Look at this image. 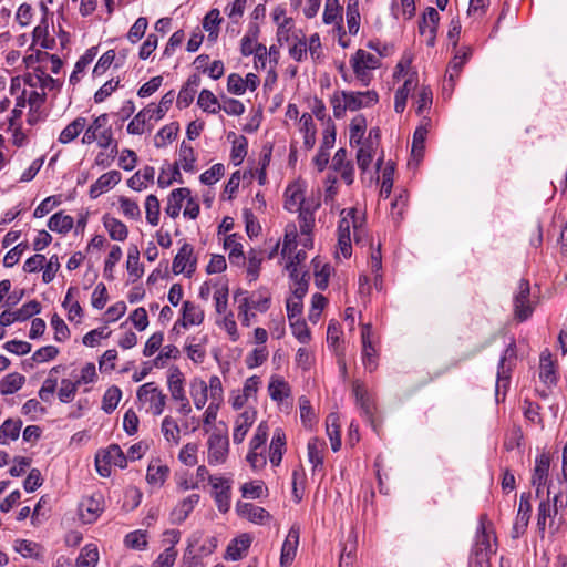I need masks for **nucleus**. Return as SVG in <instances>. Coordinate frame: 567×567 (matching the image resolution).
Segmentation results:
<instances>
[{
	"instance_id": "obj_1",
	"label": "nucleus",
	"mask_w": 567,
	"mask_h": 567,
	"mask_svg": "<svg viewBox=\"0 0 567 567\" xmlns=\"http://www.w3.org/2000/svg\"><path fill=\"white\" fill-rule=\"evenodd\" d=\"M378 101L379 95L373 90L365 92L340 91L334 92L330 97L336 118L343 117L347 111L354 112L362 107H370Z\"/></svg>"
},
{
	"instance_id": "obj_2",
	"label": "nucleus",
	"mask_w": 567,
	"mask_h": 567,
	"mask_svg": "<svg viewBox=\"0 0 567 567\" xmlns=\"http://www.w3.org/2000/svg\"><path fill=\"white\" fill-rule=\"evenodd\" d=\"M362 220L357 217V209L349 208L341 212V219L338 226V247L343 257L349 258L352 252L351 247V227L354 228V240L358 243L359 228L361 227Z\"/></svg>"
},
{
	"instance_id": "obj_3",
	"label": "nucleus",
	"mask_w": 567,
	"mask_h": 567,
	"mask_svg": "<svg viewBox=\"0 0 567 567\" xmlns=\"http://www.w3.org/2000/svg\"><path fill=\"white\" fill-rule=\"evenodd\" d=\"M114 136L112 126L109 123V115L106 113L95 117L92 123L85 128L82 136V144L89 145L96 142L99 147L109 148Z\"/></svg>"
},
{
	"instance_id": "obj_4",
	"label": "nucleus",
	"mask_w": 567,
	"mask_h": 567,
	"mask_svg": "<svg viewBox=\"0 0 567 567\" xmlns=\"http://www.w3.org/2000/svg\"><path fill=\"white\" fill-rule=\"evenodd\" d=\"M350 64L358 81L363 86H368L372 80L371 71L379 68L380 60L377 55L359 49L351 56Z\"/></svg>"
},
{
	"instance_id": "obj_5",
	"label": "nucleus",
	"mask_w": 567,
	"mask_h": 567,
	"mask_svg": "<svg viewBox=\"0 0 567 567\" xmlns=\"http://www.w3.org/2000/svg\"><path fill=\"white\" fill-rule=\"evenodd\" d=\"M185 378L178 367H172L168 370L167 388L174 401L178 402L177 412L182 415H188L192 412L189 400L184 389Z\"/></svg>"
},
{
	"instance_id": "obj_6",
	"label": "nucleus",
	"mask_w": 567,
	"mask_h": 567,
	"mask_svg": "<svg viewBox=\"0 0 567 567\" xmlns=\"http://www.w3.org/2000/svg\"><path fill=\"white\" fill-rule=\"evenodd\" d=\"M136 395L138 401L148 403L150 411L154 415H161L163 413L167 396L154 382H147L141 385Z\"/></svg>"
},
{
	"instance_id": "obj_7",
	"label": "nucleus",
	"mask_w": 567,
	"mask_h": 567,
	"mask_svg": "<svg viewBox=\"0 0 567 567\" xmlns=\"http://www.w3.org/2000/svg\"><path fill=\"white\" fill-rule=\"evenodd\" d=\"M485 516L481 517V525L476 536V543L473 549V555L475 563L480 565V567H485L488 564L489 555L494 553L491 544L492 539V530H488L485 525Z\"/></svg>"
},
{
	"instance_id": "obj_8",
	"label": "nucleus",
	"mask_w": 567,
	"mask_h": 567,
	"mask_svg": "<svg viewBox=\"0 0 567 567\" xmlns=\"http://www.w3.org/2000/svg\"><path fill=\"white\" fill-rule=\"evenodd\" d=\"M529 296V281L526 279H520L517 287V292L514 296V317L519 322L527 320L534 312V307L530 303Z\"/></svg>"
},
{
	"instance_id": "obj_9",
	"label": "nucleus",
	"mask_w": 567,
	"mask_h": 567,
	"mask_svg": "<svg viewBox=\"0 0 567 567\" xmlns=\"http://www.w3.org/2000/svg\"><path fill=\"white\" fill-rule=\"evenodd\" d=\"M208 454L207 461L209 465L223 464L228 455L229 440L227 432H214L207 441Z\"/></svg>"
},
{
	"instance_id": "obj_10",
	"label": "nucleus",
	"mask_w": 567,
	"mask_h": 567,
	"mask_svg": "<svg viewBox=\"0 0 567 567\" xmlns=\"http://www.w3.org/2000/svg\"><path fill=\"white\" fill-rule=\"evenodd\" d=\"M197 258L194 256V247L184 243L176 254L172 270L175 275L185 274L186 277H192L196 270Z\"/></svg>"
},
{
	"instance_id": "obj_11",
	"label": "nucleus",
	"mask_w": 567,
	"mask_h": 567,
	"mask_svg": "<svg viewBox=\"0 0 567 567\" xmlns=\"http://www.w3.org/2000/svg\"><path fill=\"white\" fill-rule=\"evenodd\" d=\"M104 511V498L101 493L83 497L79 505V514L83 523H94Z\"/></svg>"
},
{
	"instance_id": "obj_12",
	"label": "nucleus",
	"mask_w": 567,
	"mask_h": 567,
	"mask_svg": "<svg viewBox=\"0 0 567 567\" xmlns=\"http://www.w3.org/2000/svg\"><path fill=\"white\" fill-rule=\"evenodd\" d=\"M352 392L355 398V404L360 408L361 414L371 423V425L375 429L374 425V410L375 405L368 392L367 386L359 380L353 381L352 383Z\"/></svg>"
},
{
	"instance_id": "obj_13",
	"label": "nucleus",
	"mask_w": 567,
	"mask_h": 567,
	"mask_svg": "<svg viewBox=\"0 0 567 567\" xmlns=\"http://www.w3.org/2000/svg\"><path fill=\"white\" fill-rule=\"evenodd\" d=\"M213 487V497L220 513H227L230 508L231 483L227 478L209 476Z\"/></svg>"
},
{
	"instance_id": "obj_14",
	"label": "nucleus",
	"mask_w": 567,
	"mask_h": 567,
	"mask_svg": "<svg viewBox=\"0 0 567 567\" xmlns=\"http://www.w3.org/2000/svg\"><path fill=\"white\" fill-rule=\"evenodd\" d=\"M516 359V346L513 340L507 348L504 350L497 369V381H496V391H499V388H507L509 383V375L512 368L514 365Z\"/></svg>"
},
{
	"instance_id": "obj_15",
	"label": "nucleus",
	"mask_w": 567,
	"mask_h": 567,
	"mask_svg": "<svg viewBox=\"0 0 567 567\" xmlns=\"http://www.w3.org/2000/svg\"><path fill=\"white\" fill-rule=\"evenodd\" d=\"M371 337V323H363L361 330L362 362L367 370L373 372L378 368V352L372 343Z\"/></svg>"
},
{
	"instance_id": "obj_16",
	"label": "nucleus",
	"mask_w": 567,
	"mask_h": 567,
	"mask_svg": "<svg viewBox=\"0 0 567 567\" xmlns=\"http://www.w3.org/2000/svg\"><path fill=\"white\" fill-rule=\"evenodd\" d=\"M530 494L523 493L519 497L517 516L512 527L511 536L513 539H517L526 532L530 518Z\"/></svg>"
},
{
	"instance_id": "obj_17",
	"label": "nucleus",
	"mask_w": 567,
	"mask_h": 567,
	"mask_svg": "<svg viewBox=\"0 0 567 567\" xmlns=\"http://www.w3.org/2000/svg\"><path fill=\"white\" fill-rule=\"evenodd\" d=\"M550 467V457L547 453H542L536 457L535 468L532 476V484L536 487V496L540 495V487L547 483Z\"/></svg>"
},
{
	"instance_id": "obj_18",
	"label": "nucleus",
	"mask_w": 567,
	"mask_h": 567,
	"mask_svg": "<svg viewBox=\"0 0 567 567\" xmlns=\"http://www.w3.org/2000/svg\"><path fill=\"white\" fill-rule=\"evenodd\" d=\"M204 310L200 306L186 300L182 306V318L177 320V326L188 328L189 326H199L204 321Z\"/></svg>"
},
{
	"instance_id": "obj_19",
	"label": "nucleus",
	"mask_w": 567,
	"mask_h": 567,
	"mask_svg": "<svg viewBox=\"0 0 567 567\" xmlns=\"http://www.w3.org/2000/svg\"><path fill=\"white\" fill-rule=\"evenodd\" d=\"M256 414L257 412L252 409L245 410L243 413H240L236 421H235V427L233 432V441L236 444H240L246 434L248 433L249 429L256 421Z\"/></svg>"
},
{
	"instance_id": "obj_20",
	"label": "nucleus",
	"mask_w": 567,
	"mask_h": 567,
	"mask_svg": "<svg viewBox=\"0 0 567 567\" xmlns=\"http://www.w3.org/2000/svg\"><path fill=\"white\" fill-rule=\"evenodd\" d=\"M121 179L122 175L118 171L104 173L90 186L89 194L91 198H97L101 194L117 185Z\"/></svg>"
},
{
	"instance_id": "obj_21",
	"label": "nucleus",
	"mask_w": 567,
	"mask_h": 567,
	"mask_svg": "<svg viewBox=\"0 0 567 567\" xmlns=\"http://www.w3.org/2000/svg\"><path fill=\"white\" fill-rule=\"evenodd\" d=\"M200 499L199 494H190L182 499L171 512V520L173 524H182Z\"/></svg>"
},
{
	"instance_id": "obj_22",
	"label": "nucleus",
	"mask_w": 567,
	"mask_h": 567,
	"mask_svg": "<svg viewBox=\"0 0 567 567\" xmlns=\"http://www.w3.org/2000/svg\"><path fill=\"white\" fill-rule=\"evenodd\" d=\"M299 543V529L292 527L288 536L286 537V540L284 542L282 549H281V556H280V565L281 567H288L291 565L296 557L297 547Z\"/></svg>"
},
{
	"instance_id": "obj_23",
	"label": "nucleus",
	"mask_w": 567,
	"mask_h": 567,
	"mask_svg": "<svg viewBox=\"0 0 567 567\" xmlns=\"http://www.w3.org/2000/svg\"><path fill=\"white\" fill-rule=\"evenodd\" d=\"M285 208L289 212H301V209L310 207L309 204L306 203L303 192L301 187L297 184L289 185L285 192Z\"/></svg>"
},
{
	"instance_id": "obj_24",
	"label": "nucleus",
	"mask_w": 567,
	"mask_h": 567,
	"mask_svg": "<svg viewBox=\"0 0 567 567\" xmlns=\"http://www.w3.org/2000/svg\"><path fill=\"white\" fill-rule=\"evenodd\" d=\"M332 168L340 173L342 179L351 185L353 183V165L350 161H347V151L339 148L332 158Z\"/></svg>"
},
{
	"instance_id": "obj_25",
	"label": "nucleus",
	"mask_w": 567,
	"mask_h": 567,
	"mask_svg": "<svg viewBox=\"0 0 567 567\" xmlns=\"http://www.w3.org/2000/svg\"><path fill=\"white\" fill-rule=\"evenodd\" d=\"M440 16L436 9L429 7L420 22L419 29L421 34H429L427 43L430 45L434 44L436 28L439 24Z\"/></svg>"
},
{
	"instance_id": "obj_26",
	"label": "nucleus",
	"mask_w": 567,
	"mask_h": 567,
	"mask_svg": "<svg viewBox=\"0 0 567 567\" xmlns=\"http://www.w3.org/2000/svg\"><path fill=\"white\" fill-rule=\"evenodd\" d=\"M470 55L471 50L467 49L466 52H464L462 55H455L453 60L450 62L446 71L444 90L449 89L450 91H453L455 81L458 78L462 68L466 63Z\"/></svg>"
},
{
	"instance_id": "obj_27",
	"label": "nucleus",
	"mask_w": 567,
	"mask_h": 567,
	"mask_svg": "<svg viewBox=\"0 0 567 567\" xmlns=\"http://www.w3.org/2000/svg\"><path fill=\"white\" fill-rule=\"evenodd\" d=\"M237 512L240 516L257 524H264L270 518V514L265 508L250 503H238Z\"/></svg>"
},
{
	"instance_id": "obj_28",
	"label": "nucleus",
	"mask_w": 567,
	"mask_h": 567,
	"mask_svg": "<svg viewBox=\"0 0 567 567\" xmlns=\"http://www.w3.org/2000/svg\"><path fill=\"white\" fill-rule=\"evenodd\" d=\"M97 49L95 47L90 48L85 53L76 61L74 70L69 78V84L75 86L82 79L86 68L92 63L96 56Z\"/></svg>"
},
{
	"instance_id": "obj_29",
	"label": "nucleus",
	"mask_w": 567,
	"mask_h": 567,
	"mask_svg": "<svg viewBox=\"0 0 567 567\" xmlns=\"http://www.w3.org/2000/svg\"><path fill=\"white\" fill-rule=\"evenodd\" d=\"M251 544V538L247 534H243L237 538L233 539L226 549L225 559L238 560L243 558L245 553L248 550Z\"/></svg>"
},
{
	"instance_id": "obj_30",
	"label": "nucleus",
	"mask_w": 567,
	"mask_h": 567,
	"mask_svg": "<svg viewBox=\"0 0 567 567\" xmlns=\"http://www.w3.org/2000/svg\"><path fill=\"white\" fill-rule=\"evenodd\" d=\"M200 85V76L193 74L188 78L185 85L178 93L177 105L179 107H187L194 100L195 93Z\"/></svg>"
},
{
	"instance_id": "obj_31",
	"label": "nucleus",
	"mask_w": 567,
	"mask_h": 567,
	"mask_svg": "<svg viewBox=\"0 0 567 567\" xmlns=\"http://www.w3.org/2000/svg\"><path fill=\"white\" fill-rule=\"evenodd\" d=\"M189 196H190L189 188L183 187V188L174 189L167 198V205L165 207V213L169 217L176 218L179 215L184 199H186Z\"/></svg>"
},
{
	"instance_id": "obj_32",
	"label": "nucleus",
	"mask_w": 567,
	"mask_h": 567,
	"mask_svg": "<svg viewBox=\"0 0 567 567\" xmlns=\"http://www.w3.org/2000/svg\"><path fill=\"white\" fill-rule=\"evenodd\" d=\"M96 455L101 456L106 465H115L120 468L127 465V457L117 444H111L107 449L99 451Z\"/></svg>"
},
{
	"instance_id": "obj_33",
	"label": "nucleus",
	"mask_w": 567,
	"mask_h": 567,
	"mask_svg": "<svg viewBox=\"0 0 567 567\" xmlns=\"http://www.w3.org/2000/svg\"><path fill=\"white\" fill-rule=\"evenodd\" d=\"M103 225L113 240L124 241L128 236L126 225L109 214L103 216Z\"/></svg>"
},
{
	"instance_id": "obj_34",
	"label": "nucleus",
	"mask_w": 567,
	"mask_h": 567,
	"mask_svg": "<svg viewBox=\"0 0 567 567\" xmlns=\"http://www.w3.org/2000/svg\"><path fill=\"white\" fill-rule=\"evenodd\" d=\"M417 85L416 73L411 74L404 82L403 86L395 92L394 110L402 113L406 106V100L411 91Z\"/></svg>"
},
{
	"instance_id": "obj_35",
	"label": "nucleus",
	"mask_w": 567,
	"mask_h": 567,
	"mask_svg": "<svg viewBox=\"0 0 567 567\" xmlns=\"http://www.w3.org/2000/svg\"><path fill=\"white\" fill-rule=\"evenodd\" d=\"M33 44H39L43 49L52 50L55 47L54 38L49 34V24L47 18H43L32 32Z\"/></svg>"
},
{
	"instance_id": "obj_36",
	"label": "nucleus",
	"mask_w": 567,
	"mask_h": 567,
	"mask_svg": "<svg viewBox=\"0 0 567 567\" xmlns=\"http://www.w3.org/2000/svg\"><path fill=\"white\" fill-rule=\"evenodd\" d=\"M286 450V434L281 429H277L270 443L269 460L274 466L281 463L284 452Z\"/></svg>"
},
{
	"instance_id": "obj_37",
	"label": "nucleus",
	"mask_w": 567,
	"mask_h": 567,
	"mask_svg": "<svg viewBox=\"0 0 567 567\" xmlns=\"http://www.w3.org/2000/svg\"><path fill=\"white\" fill-rule=\"evenodd\" d=\"M86 126V120L84 117L74 118L69 125H66L59 135L58 141L61 144H69L73 142Z\"/></svg>"
},
{
	"instance_id": "obj_38",
	"label": "nucleus",
	"mask_w": 567,
	"mask_h": 567,
	"mask_svg": "<svg viewBox=\"0 0 567 567\" xmlns=\"http://www.w3.org/2000/svg\"><path fill=\"white\" fill-rule=\"evenodd\" d=\"M169 474V468L167 465L156 463H151L147 467L146 481L150 485L154 487H162L165 483L167 476Z\"/></svg>"
},
{
	"instance_id": "obj_39",
	"label": "nucleus",
	"mask_w": 567,
	"mask_h": 567,
	"mask_svg": "<svg viewBox=\"0 0 567 567\" xmlns=\"http://www.w3.org/2000/svg\"><path fill=\"white\" fill-rule=\"evenodd\" d=\"M22 427L20 419H8L0 426V444H8L10 441H16Z\"/></svg>"
},
{
	"instance_id": "obj_40",
	"label": "nucleus",
	"mask_w": 567,
	"mask_h": 567,
	"mask_svg": "<svg viewBox=\"0 0 567 567\" xmlns=\"http://www.w3.org/2000/svg\"><path fill=\"white\" fill-rule=\"evenodd\" d=\"M539 378L545 384L551 385L556 383L555 363L548 351L543 352L540 355Z\"/></svg>"
},
{
	"instance_id": "obj_41",
	"label": "nucleus",
	"mask_w": 567,
	"mask_h": 567,
	"mask_svg": "<svg viewBox=\"0 0 567 567\" xmlns=\"http://www.w3.org/2000/svg\"><path fill=\"white\" fill-rule=\"evenodd\" d=\"M324 445L326 443L318 437H313L308 442V460L312 464L313 471L322 468Z\"/></svg>"
},
{
	"instance_id": "obj_42",
	"label": "nucleus",
	"mask_w": 567,
	"mask_h": 567,
	"mask_svg": "<svg viewBox=\"0 0 567 567\" xmlns=\"http://www.w3.org/2000/svg\"><path fill=\"white\" fill-rule=\"evenodd\" d=\"M318 206H319V204H316L315 206H310L308 208L301 209V212L299 213L300 233H301V235L308 236V238L303 243L305 247H308L309 245H311V239L309 238V236L315 226L313 210Z\"/></svg>"
},
{
	"instance_id": "obj_43",
	"label": "nucleus",
	"mask_w": 567,
	"mask_h": 567,
	"mask_svg": "<svg viewBox=\"0 0 567 567\" xmlns=\"http://www.w3.org/2000/svg\"><path fill=\"white\" fill-rule=\"evenodd\" d=\"M154 167L145 166L127 179V185L134 190H142L148 182L154 181Z\"/></svg>"
},
{
	"instance_id": "obj_44",
	"label": "nucleus",
	"mask_w": 567,
	"mask_h": 567,
	"mask_svg": "<svg viewBox=\"0 0 567 567\" xmlns=\"http://www.w3.org/2000/svg\"><path fill=\"white\" fill-rule=\"evenodd\" d=\"M300 131L303 133V144L310 150L316 143V125L312 120V115L303 113L300 117Z\"/></svg>"
},
{
	"instance_id": "obj_45",
	"label": "nucleus",
	"mask_w": 567,
	"mask_h": 567,
	"mask_svg": "<svg viewBox=\"0 0 567 567\" xmlns=\"http://www.w3.org/2000/svg\"><path fill=\"white\" fill-rule=\"evenodd\" d=\"M327 435L331 442L333 452H338L341 447L340 421L336 413H331L327 419Z\"/></svg>"
},
{
	"instance_id": "obj_46",
	"label": "nucleus",
	"mask_w": 567,
	"mask_h": 567,
	"mask_svg": "<svg viewBox=\"0 0 567 567\" xmlns=\"http://www.w3.org/2000/svg\"><path fill=\"white\" fill-rule=\"evenodd\" d=\"M161 431L165 440L173 444L178 445L181 440V429L177 422L171 416L166 415L161 425Z\"/></svg>"
},
{
	"instance_id": "obj_47",
	"label": "nucleus",
	"mask_w": 567,
	"mask_h": 567,
	"mask_svg": "<svg viewBox=\"0 0 567 567\" xmlns=\"http://www.w3.org/2000/svg\"><path fill=\"white\" fill-rule=\"evenodd\" d=\"M190 396L196 409L202 410L208 400V386L204 380H194L190 383Z\"/></svg>"
},
{
	"instance_id": "obj_48",
	"label": "nucleus",
	"mask_w": 567,
	"mask_h": 567,
	"mask_svg": "<svg viewBox=\"0 0 567 567\" xmlns=\"http://www.w3.org/2000/svg\"><path fill=\"white\" fill-rule=\"evenodd\" d=\"M225 248L229 249V261L240 266L244 264L245 256L241 244L237 240V235L231 234L225 238Z\"/></svg>"
},
{
	"instance_id": "obj_49",
	"label": "nucleus",
	"mask_w": 567,
	"mask_h": 567,
	"mask_svg": "<svg viewBox=\"0 0 567 567\" xmlns=\"http://www.w3.org/2000/svg\"><path fill=\"white\" fill-rule=\"evenodd\" d=\"M179 131V125L176 122H172L165 126H163L154 137V145L157 148L165 147L168 143H171L177 136Z\"/></svg>"
},
{
	"instance_id": "obj_50",
	"label": "nucleus",
	"mask_w": 567,
	"mask_h": 567,
	"mask_svg": "<svg viewBox=\"0 0 567 567\" xmlns=\"http://www.w3.org/2000/svg\"><path fill=\"white\" fill-rule=\"evenodd\" d=\"M14 549L25 558L42 559V547L38 543L18 539L16 540Z\"/></svg>"
},
{
	"instance_id": "obj_51",
	"label": "nucleus",
	"mask_w": 567,
	"mask_h": 567,
	"mask_svg": "<svg viewBox=\"0 0 567 567\" xmlns=\"http://www.w3.org/2000/svg\"><path fill=\"white\" fill-rule=\"evenodd\" d=\"M174 97L175 96H174L173 91H169L165 95L162 96L158 105L154 106L153 104H150L144 109L150 110L148 114L152 115V120L159 121L165 116V114L172 106Z\"/></svg>"
},
{
	"instance_id": "obj_52",
	"label": "nucleus",
	"mask_w": 567,
	"mask_h": 567,
	"mask_svg": "<svg viewBox=\"0 0 567 567\" xmlns=\"http://www.w3.org/2000/svg\"><path fill=\"white\" fill-rule=\"evenodd\" d=\"M48 227L52 231L65 234L73 227V218L69 215H64L62 212L52 215L48 221Z\"/></svg>"
},
{
	"instance_id": "obj_53",
	"label": "nucleus",
	"mask_w": 567,
	"mask_h": 567,
	"mask_svg": "<svg viewBox=\"0 0 567 567\" xmlns=\"http://www.w3.org/2000/svg\"><path fill=\"white\" fill-rule=\"evenodd\" d=\"M25 378L20 373H9L0 381V392L2 394H12L20 390L24 384Z\"/></svg>"
},
{
	"instance_id": "obj_54",
	"label": "nucleus",
	"mask_w": 567,
	"mask_h": 567,
	"mask_svg": "<svg viewBox=\"0 0 567 567\" xmlns=\"http://www.w3.org/2000/svg\"><path fill=\"white\" fill-rule=\"evenodd\" d=\"M150 110H141L127 125V133L133 135H141L145 132L147 122L152 121V115L148 114Z\"/></svg>"
},
{
	"instance_id": "obj_55",
	"label": "nucleus",
	"mask_w": 567,
	"mask_h": 567,
	"mask_svg": "<svg viewBox=\"0 0 567 567\" xmlns=\"http://www.w3.org/2000/svg\"><path fill=\"white\" fill-rule=\"evenodd\" d=\"M427 132L429 131H427L426 126H424V125L416 127V130L414 131L411 153H412V156L417 162L423 157L424 148H425L424 144H425V138H426Z\"/></svg>"
},
{
	"instance_id": "obj_56",
	"label": "nucleus",
	"mask_w": 567,
	"mask_h": 567,
	"mask_svg": "<svg viewBox=\"0 0 567 567\" xmlns=\"http://www.w3.org/2000/svg\"><path fill=\"white\" fill-rule=\"evenodd\" d=\"M121 398V389L116 385L110 386L103 395L102 410L107 414L112 413L118 405Z\"/></svg>"
},
{
	"instance_id": "obj_57",
	"label": "nucleus",
	"mask_w": 567,
	"mask_h": 567,
	"mask_svg": "<svg viewBox=\"0 0 567 567\" xmlns=\"http://www.w3.org/2000/svg\"><path fill=\"white\" fill-rule=\"evenodd\" d=\"M99 560V551L95 545L84 546L76 559V567H94Z\"/></svg>"
},
{
	"instance_id": "obj_58",
	"label": "nucleus",
	"mask_w": 567,
	"mask_h": 567,
	"mask_svg": "<svg viewBox=\"0 0 567 567\" xmlns=\"http://www.w3.org/2000/svg\"><path fill=\"white\" fill-rule=\"evenodd\" d=\"M367 128V121L363 115H357L350 123V144L359 145Z\"/></svg>"
},
{
	"instance_id": "obj_59",
	"label": "nucleus",
	"mask_w": 567,
	"mask_h": 567,
	"mask_svg": "<svg viewBox=\"0 0 567 567\" xmlns=\"http://www.w3.org/2000/svg\"><path fill=\"white\" fill-rule=\"evenodd\" d=\"M269 395L275 401H282L289 396V385L281 378H272L268 385Z\"/></svg>"
},
{
	"instance_id": "obj_60",
	"label": "nucleus",
	"mask_w": 567,
	"mask_h": 567,
	"mask_svg": "<svg viewBox=\"0 0 567 567\" xmlns=\"http://www.w3.org/2000/svg\"><path fill=\"white\" fill-rule=\"evenodd\" d=\"M197 104L199 107L203 109L205 112L209 113H217L218 110H220V105L218 104L217 97L214 95V93L207 89L202 90L199 93Z\"/></svg>"
},
{
	"instance_id": "obj_61",
	"label": "nucleus",
	"mask_w": 567,
	"mask_h": 567,
	"mask_svg": "<svg viewBox=\"0 0 567 567\" xmlns=\"http://www.w3.org/2000/svg\"><path fill=\"white\" fill-rule=\"evenodd\" d=\"M196 162L194 148L186 144L185 142H182L181 148H179V159L176 163L177 165H181L182 168L186 172L194 171V164Z\"/></svg>"
},
{
	"instance_id": "obj_62",
	"label": "nucleus",
	"mask_w": 567,
	"mask_h": 567,
	"mask_svg": "<svg viewBox=\"0 0 567 567\" xmlns=\"http://www.w3.org/2000/svg\"><path fill=\"white\" fill-rule=\"evenodd\" d=\"M221 19L219 18V11L212 9L204 18L203 28L208 32V39L215 40L218 35V25Z\"/></svg>"
},
{
	"instance_id": "obj_63",
	"label": "nucleus",
	"mask_w": 567,
	"mask_h": 567,
	"mask_svg": "<svg viewBox=\"0 0 567 567\" xmlns=\"http://www.w3.org/2000/svg\"><path fill=\"white\" fill-rule=\"evenodd\" d=\"M118 203L124 217L132 220L141 219V209L135 200L121 196Z\"/></svg>"
},
{
	"instance_id": "obj_64",
	"label": "nucleus",
	"mask_w": 567,
	"mask_h": 567,
	"mask_svg": "<svg viewBox=\"0 0 567 567\" xmlns=\"http://www.w3.org/2000/svg\"><path fill=\"white\" fill-rule=\"evenodd\" d=\"M146 220L156 226L159 221V200L155 195H148L145 200Z\"/></svg>"
}]
</instances>
